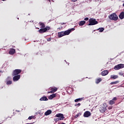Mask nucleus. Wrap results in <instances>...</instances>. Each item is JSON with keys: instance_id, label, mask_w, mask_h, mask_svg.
Instances as JSON below:
<instances>
[{"instance_id": "obj_29", "label": "nucleus", "mask_w": 124, "mask_h": 124, "mask_svg": "<svg viewBox=\"0 0 124 124\" xmlns=\"http://www.w3.org/2000/svg\"><path fill=\"white\" fill-rule=\"evenodd\" d=\"M80 115H81V113H78L76 115H75V118L76 119H77V118H78L79 116H80Z\"/></svg>"}, {"instance_id": "obj_22", "label": "nucleus", "mask_w": 124, "mask_h": 124, "mask_svg": "<svg viewBox=\"0 0 124 124\" xmlns=\"http://www.w3.org/2000/svg\"><path fill=\"white\" fill-rule=\"evenodd\" d=\"M102 81V79L101 78H98L97 79H96L95 83L96 84H99V83H100Z\"/></svg>"}, {"instance_id": "obj_15", "label": "nucleus", "mask_w": 124, "mask_h": 124, "mask_svg": "<svg viewBox=\"0 0 124 124\" xmlns=\"http://www.w3.org/2000/svg\"><path fill=\"white\" fill-rule=\"evenodd\" d=\"M65 35L64 34V31H61L58 32V37H62V36H64Z\"/></svg>"}, {"instance_id": "obj_21", "label": "nucleus", "mask_w": 124, "mask_h": 124, "mask_svg": "<svg viewBox=\"0 0 124 124\" xmlns=\"http://www.w3.org/2000/svg\"><path fill=\"white\" fill-rule=\"evenodd\" d=\"M84 24H86V21H80L78 23L79 26H84Z\"/></svg>"}, {"instance_id": "obj_26", "label": "nucleus", "mask_w": 124, "mask_h": 124, "mask_svg": "<svg viewBox=\"0 0 124 124\" xmlns=\"http://www.w3.org/2000/svg\"><path fill=\"white\" fill-rule=\"evenodd\" d=\"M118 83H119V81L111 82L110 83V85H114V84H118Z\"/></svg>"}, {"instance_id": "obj_31", "label": "nucleus", "mask_w": 124, "mask_h": 124, "mask_svg": "<svg viewBox=\"0 0 124 124\" xmlns=\"http://www.w3.org/2000/svg\"><path fill=\"white\" fill-rule=\"evenodd\" d=\"M112 108H113V107L112 106H110L108 107V110H111L112 109Z\"/></svg>"}, {"instance_id": "obj_35", "label": "nucleus", "mask_w": 124, "mask_h": 124, "mask_svg": "<svg viewBox=\"0 0 124 124\" xmlns=\"http://www.w3.org/2000/svg\"><path fill=\"white\" fill-rule=\"evenodd\" d=\"M71 1H73V2H76L78 0H70Z\"/></svg>"}, {"instance_id": "obj_9", "label": "nucleus", "mask_w": 124, "mask_h": 124, "mask_svg": "<svg viewBox=\"0 0 124 124\" xmlns=\"http://www.w3.org/2000/svg\"><path fill=\"white\" fill-rule=\"evenodd\" d=\"M118 99V98L116 97H113V98L110 100L108 102L109 104H110V105H113V104H115V103H116V101Z\"/></svg>"}, {"instance_id": "obj_34", "label": "nucleus", "mask_w": 124, "mask_h": 124, "mask_svg": "<svg viewBox=\"0 0 124 124\" xmlns=\"http://www.w3.org/2000/svg\"><path fill=\"white\" fill-rule=\"evenodd\" d=\"M89 17H86L84 18L85 21H89Z\"/></svg>"}, {"instance_id": "obj_27", "label": "nucleus", "mask_w": 124, "mask_h": 124, "mask_svg": "<svg viewBox=\"0 0 124 124\" xmlns=\"http://www.w3.org/2000/svg\"><path fill=\"white\" fill-rule=\"evenodd\" d=\"M32 119H35V116H29L28 118V120H31Z\"/></svg>"}, {"instance_id": "obj_8", "label": "nucleus", "mask_w": 124, "mask_h": 124, "mask_svg": "<svg viewBox=\"0 0 124 124\" xmlns=\"http://www.w3.org/2000/svg\"><path fill=\"white\" fill-rule=\"evenodd\" d=\"M106 110H107V109L106 108V107H105V106H104V105L101 106L99 108V111H100L101 113H104V112H105Z\"/></svg>"}, {"instance_id": "obj_18", "label": "nucleus", "mask_w": 124, "mask_h": 124, "mask_svg": "<svg viewBox=\"0 0 124 124\" xmlns=\"http://www.w3.org/2000/svg\"><path fill=\"white\" fill-rule=\"evenodd\" d=\"M56 96H57V93L52 94L48 97V99H53V98L56 97Z\"/></svg>"}, {"instance_id": "obj_20", "label": "nucleus", "mask_w": 124, "mask_h": 124, "mask_svg": "<svg viewBox=\"0 0 124 124\" xmlns=\"http://www.w3.org/2000/svg\"><path fill=\"white\" fill-rule=\"evenodd\" d=\"M70 32H71V30H67L65 31H64V33L65 34V35H68L70 34Z\"/></svg>"}, {"instance_id": "obj_19", "label": "nucleus", "mask_w": 124, "mask_h": 124, "mask_svg": "<svg viewBox=\"0 0 124 124\" xmlns=\"http://www.w3.org/2000/svg\"><path fill=\"white\" fill-rule=\"evenodd\" d=\"M52 113V110L49 109L47 110L45 113V116H48V115H50Z\"/></svg>"}, {"instance_id": "obj_25", "label": "nucleus", "mask_w": 124, "mask_h": 124, "mask_svg": "<svg viewBox=\"0 0 124 124\" xmlns=\"http://www.w3.org/2000/svg\"><path fill=\"white\" fill-rule=\"evenodd\" d=\"M97 31H99L100 32H102L103 31H104V28H100L97 30Z\"/></svg>"}, {"instance_id": "obj_2", "label": "nucleus", "mask_w": 124, "mask_h": 124, "mask_svg": "<svg viewBox=\"0 0 124 124\" xmlns=\"http://www.w3.org/2000/svg\"><path fill=\"white\" fill-rule=\"evenodd\" d=\"M88 26H94V25H97L98 22L96 21V19L93 18H91L89 20Z\"/></svg>"}, {"instance_id": "obj_38", "label": "nucleus", "mask_w": 124, "mask_h": 124, "mask_svg": "<svg viewBox=\"0 0 124 124\" xmlns=\"http://www.w3.org/2000/svg\"><path fill=\"white\" fill-rule=\"evenodd\" d=\"M60 24H61V25H65V23H61Z\"/></svg>"}, {"instance_id": "obj_30", "label": "nucleus", "mask_w": 124, "mask_h": 124, "mask_svg": "<svg viewBox=\"0 0 124 124\" xmlns=\"http://www.w3.org/2000/svg\"><path fill=\"white\" fill-rule=\"evenodd\" d=\"M119 74L120 75V76H123V77H124V73H123L122 72H119Z\"/></svg>"}, {"instance_id": "obj_1", "label": "nucleus", "mask_w": 124, "mask_h": 124, "mask_svg": "<svg viewBox=\"0 0 124 124\" xmlns=\"http://www.w3.org/2000/svg\"><path fill=\"white\" fill-rule=\"evenodd\" d=\"M108 18L111 21H118L119 17L116 13H113L108 16Z\"/></svg>"}, {"instance_id": "obj_6", "label": "nucleus", "mask_w": 124, "mask_h": 124, "mask_svg": "<svg viewBox=\"0 0 124 124\" xmlns=\"http://www.w3.org/2000/svg\"><path fill=\"white\" fill-rule=\"evenodd\" d=\"M55 117H56L57 118H60L57 119V121H62L64 119V117H63V114L62 113L56 114Z\"/></svg>"}, {"instance_id": "obj_37", "label": "nucleus", "mask_w": 124, "mask_h": 124, "mask_svg": "<svg viewBox=\"0 0 124 124\" xmlns=\"http://www.w3.org/2000/svg\"><path fill=\"white\" fill-rule=\"evenodd\" d=\"M62 27H59L58 28V30H62Z\"/></svg>"}, {"instance_id": "obj_39", "label": "nucleus", "mask_w": 124, "mask_h": 124, "mask_svg": "<svg viewBox=\"0 0 124 124\" xmlns=\"http://www.w3.org/2000/svg\"><path fill=\"white\" fill-rule=\"evenodd\" d=\"M16 111H17V112H20V110H18V111H17V110H16Z\"/></svg>"}, {"instance_id": "obj_12", "label": "nucleus", "mask_w": 124, "mask_h": 124, "mask_svg": "<svg viewBox=\"0 0 124 124\" xmlns=\"http://www.w3.org/2000/svg\"><path fill=\"white\" fill-rule=\"evenodd\" d=\"M108 73H109L108 70H104L101 72V74L102 76H106V75H107Z\"/></svg>"}, {"instance_id": "obj_40", "label": "nucleus", "mask_w": 124, "mask_h": 124, "mask_svg": "<svg viewBox=\"0 0 124 124\" xmlns=\"http://www.w3.org/2000/svg\"><path fill=\"white\" fill-rule=\"evenodd\" d=\"M37 29H38V30H39V28H37Z\"/></svg>"}, {"instance_id": "obj_4", "label": "nucleus", "mask_w": 124, "mask_h": 124, "mask_svg": "<svg viewBox=\"0 0 124 124\" xmlns=\"http://www.w3.org/2000/svg\"><path fill=\"white\" fill-rule=\"evenodd\" d=\"M22 72V70L21 69H15L13 71V72L12 73L13 76H16V75H19L20 73Z\"/></svg>"}, {"instance_id": "obj_11", "label": "nucleus", "mask_w": 124, "mask_h": 124, "mask_svg": "<svg viewBox=\"0 0 124 124\" xmlns=\"http://www.w3.org/2000/svg\"><path fill=\"white\" fill-rule=\"evenodd\" d=\"M14 76L13 77L14 82H16V81H18L20 79V78H21V76L20 75H16Z\"/></svg>"}, {"instance_id": "obj_28", "label": "nucleus", "mask_w": 124, "mask_h": 124, "mask_svg": "<svg viewBox=\"0 0 124 124\" xmlns=\"http://www.w3.org/2000/svg\"><path fill=\"white\" fill-rule=\"evenodd\" d=\"M12 84V81L11 80H9L6 82L7 85H11Z\"/></svg>"}, {"instance_id": "obj_23", "label": "nucleus", "mask_w": 124, "mask_h": 124, "mask_svg": "<svg viewBox=\"0 0 124 124\" xmlns=\"http://www.w3.org/2000/svg\"><path fill=\"white\" fill-rule=\"evenodd\" d=\"M119 77L117 75H111L110 76L111 79H117Z\"/></svg>"}, {"instance_id": "obj_5", "label": "nucleus", "mask_w": 124, "mask_h": 124, "mask_svg": "<svg viewBox=\"0 0 124 124\" xmlns=\"http://www.w3.org/2000/svg\"><path fill=\"white\" fill-rule=\"evenodd\" d=\"M124 64H119L117 65H115L114 67V69L115 70H119V69H121L122 68H124Z\"/></svg>"}, {"instance_id": "obj_16", "label": "nucleus", "mask_w": 124, "mask_h": 124, "mask_svg": "<svg viewBox=\"0 0 124 124\" xmlns=\"http://www.w3.org/2000/svg\"><path fill=\"white\" fill-rule=\"evenodd\" d=\"M40 101H47L48 98H47L46 96H44L40 99Z\"/></svg>"}, {"instance_id": "obj_24", "label": "nucleus", "mask_w": 124, "mask_h": 124, "mask_svg": "<svg viewBox=\"0 0 124 124\" xmlns=\"http://www.w3.org/2000/svg\"><path fill=\"white\" fill-rule=\"evenodd\" d=\"M83 98H79L75 100V102H79V101H82Z\"/></svg>"}, {"instance_id": "obj_14", "label": "nucleus", "mask_w": 124, "mask_h": 124, "mask_svg": "<svg viewBox=\"0 0 124 124\" xmlns=\"http://www.w3.org/2000/svg\"><path fill=\"white\" fill-rule=\"evenodd\" d=\"M10 55H14L15 54V50L14 48H11L9 51Z\"/></svg>"}, {"instance_id": "obj_36", "label": "nucleus", "mask_w": 124, "mask_h": 124, "mask_svg": "<svg viewBox=\"0 0 124 124\" xmlns=\"http://www.w3.org/2000/svg\"><path fill=\"white\" fill-rule=\"evenodd\" d=\"M51 39H52L51 38H49L47 39V41H51Z\"/></svg>"}, {"instance_id": "obj_3", "label": "nucleus", "mask_w": 124, "mask_h": 124, "mask_svg": "<svg viewBox=\"0 0 124 124\" xmlns=\"http://www.w3.org/2000/svg\"><path fill=\"white\" fill-rule=\"evenodd\" d=\"M51 28L49 26H46L45 28H41L38 31L39 33H44V32H46L47 31H50Z\"/></svg>"}, {"instance_id": "obj_32", "label": "nucleus", "mask_w": 124, "mask_h": 124, "mask_svg": "<svg viewBox=\"0 0 124 124\" xmlns=\"http://www.w3.org/2000/svg\"><path fill=\"white\" fill-rule=\"evenodd\" d=\"M81 105V104L80 103H78V104H75V106H80Z\"/></svg>"}, {"instance_id": "obj_10", "label": "nucleus", "mask_w": 124, "mask_h": 124, "mask_svg": "<svg viewBox=\"0 0 124 124\" xmlns=\"http://www.w3.org/2000/svg\"><path fill=\"white\" fill-rule=\"evenodd\" d=\"M91 115V112L89 111H86L84 113L83 116L84 117V118H89V117H90Z\"/></svg>"}, {"instance_id": "obj_17", "label": "nucleus", "mask_w": 124, "mask_h": 124, "mask_svg": "<svg viewBox=\"0 0 124 124\" xmlns=\"http://www.w3.org/2000/svg\"><path fill=\"white\" fill-rule=\"evenodd\" d=\"M119 17L120 19H121V20H123V19H124V12H121L119 15Z\"/></svg>"}, {"instance_id": "obj_13", "label": "nucleus", "mask_w": 124, "mask_h": 124, "mask_svg": "<svg viewBox=\"0 0 124 124\" xmlns=\"http://www.w3.org/2000/svg\"><path fill=\"white\" fill-rule=\"evenodd\" d=\"M39 25L40 26L41 29H45V24L44 23L40 22L39 23Z\"/></svg>"}, {"instance_id": "obj_7", "label": "nucleus", "mask_w": 124, "mask_h": 124, "mask_svg": "<svg viewBox=\"0 0 124 124\" xmlns=\"http://www.w3.org/2000/svg\"><path fill=\"white\" fill-rule=\"evenodd\" d=\"M50 91L48 92L47 93H56L58 91V88L57 87H52L50 88Z\"/></svg>"}, {"instance_id": "obj_33", "label": "nucleus", "mask_w": 124, "mask_h": 124, "mask_svg": "<svg viewBox=\"0 0 124 124\" xmlns=\"http://www.w3.org/2000/svg\"><path fill=\"white\" fill-rule=\"evenodd\" d=\"M69 31H71H71H75V28H72V29L69 30Z\"/></svg>"}]
</instances>
